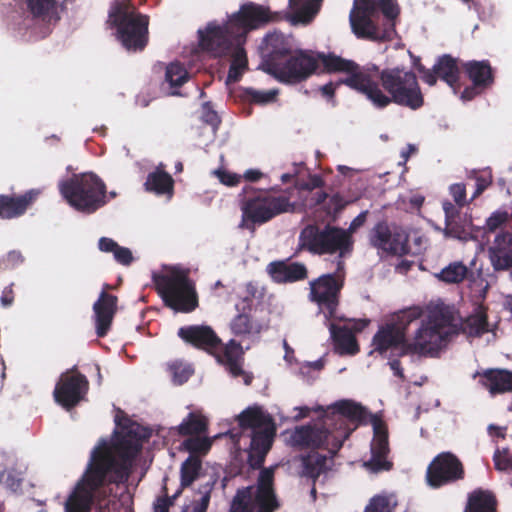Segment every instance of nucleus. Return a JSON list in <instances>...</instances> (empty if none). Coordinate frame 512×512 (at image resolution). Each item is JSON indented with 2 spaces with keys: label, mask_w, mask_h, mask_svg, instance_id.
<instances>
[{
  "label": "nucleus",
  "mask_w": 512,
  "mask_h": 512,
  "mask_svg": "<svg viewBox=\"0 0 512 512\" xmlns=\"http://www.w3.org/2000/svg\"><path fill=\"white\" fill-rule=\"evenodd\" d=\"M143 444L138 439L121 433L112 443L101 439L92 449L87 467L74 492L65 504V512H91L97 503L100 512H110L109 496L112 484L127 481V460L135 458Z\"/></svg>",
  "instance_id": "1"
},
{
  "label": "nucleus",
  "mask_w": 512,
  "mask_h": 512,
  "mask_svg": "<svg viewBox=\"0 0 512 512\" xmlns=\"http://www.w3.org/2000/svg\"><path fill=\"white\" fill-rule=\"evenodd\" d=\"M362 95L377 109H384L392 103L411 110H418L424 105L416 74L400 67L380 70L372 64Z\"/></svg>",
  "instance_id": "2"
},
{
  "label": "nucleus",
  "mask_w": 512,
  "mask_h": 512,
  "mask_svg": "<svg viewBox=\"0 0 512 512\" xmlns=\"http://www.w3.org/2000/svg\"><path fill=\"white\" fill-rule=\"evenodd\" d=\"M379 416L353 399H340L322 406V450L333 457L354 431L372 424L374 417Z\"/></svg>",
  "instance_id": "3"
},
{
  "label": "nucleus",
  "mask_w": 512,
  "mask_h": 512,
  "mask_svg": "<svg viewBox=\"0 0 512 512\" xmlns=\"http://www.w3.org/2000/svg\"><path fill=\"white\" fill-rule=\"evenodd\" d=\"M320 0H289V8L292 12H272L269 7L248 2L242 4L239 10L233 13L228 21L233 29L232 33L238 37V41L246 42L250 31L264 27L282 19L292 25L309 24L317 15Z\"/></svg>",
  "instance_id": "4"
},
{
  "label": "nucleus",
  "mask_w": 512,
  "mask_h": 512,
  "mask_svg": "<svg viewBox=\"0 0 512 512\" xmlns=\"http://www.w3.org/2000/svg\"><path fill=\"white\" fill-rule=\"evenodd\" d=\"M400 11L397 0H354L349 13L351 30L358 39H390Z\"/></svg>",
  "instance_id": "5"
},
{
  "label": "nucleus",
  "mask_w": 512,
  "mask_h": 512,
  "mask_svg": "<svg viewBox=\"0 0 512 512\" xmlns=\"http://www.w3.org/2000/svg\"><path fill=\"white\" fill-rule=\"evenodd\" d=\"M108 23L116 29V37L126 50L138 52L147 46L149 17L139 13L130 0L111 3Z\"/></svg>",
  "instance_id": "6"
},
{
  "label": "nucleus",
  "mask_w": 512,
  "mask_h": 512,
  "mask_svg": "<svg viewBox=\"0 0 512 512\" xmlns=\"http://www.w3.org/2000/svg\"><path fill=\"white\" fill-rule=\"evenodd\" d=\"M272 191L277 189L256 190L251 185L242 188L240 228L253 230L255 225H262L282 213L293 210L294 205L288 196H274L271 194Z\"/></svg>",
  "instance_id": "7"
},
{
  "label": "nucleus",
  "mask_w": 512,
  "mask_h": 512,
  "mask_svg": "<svg viewBox=\"0 0 512 512\" xmlns=\"http://www.w3.org/2000/svg\"><path fill=\"white\" fill-rule=\"evenodd\" d=\"M153 282L164 305L174 312L191 313L198 307V294L188 269L170 267L165 273L155 274Z\"/></svg>",
  "instance_id": "8"
},
{
  "label": "nucleus",
  "mask_w": 512,
  "mask_h": 512,
  "mask_svg": "<svg viewBox=\"0 0 512 512\" xmlns=\"http://www.w3.org/2000/svg\"><path fill=\"white\" fill-rule=\"evenodd\" d=\"M59 192L78 212L92 214L106 203V185L94 173L74 174L59 183Z\"/></svg>",
  "instance_id": "9"
},
{
  "label": "nucleus",
  "mask_w": 512,
  "mask_h": 512,
  "mask_svg": "<svg viewBox=\"0 0 512 512\" xmlns=\"http://www.w3.org/2000/svg\"><path fill=\"white\" fill-rule=\"evenodd\" d=\"M372 64L359 65L353 60L345 59L334 52H322V74H344L338 84H344L352 90L363 94Z\"/></svg>",
  "instance_id": "10"
},
{
  "label": "nucleus",
  "mask_w": 512,
  "mask_h": 512,
  "mask_svg": "<svg viewBox=\"0 0 512 512\" xmlns=\"http://www.w3.org/2000/svg\"><path fill=\"white\" fill-rule=\"evenodd\" d=\"M320 63V52L294 49L273 77L279 82L297 84L315 73Z\"/></svg>",
  "instance_id": "11"
},
{
  "label": "nucleus",
  "mask_w": 512,
  "mask_h": 512,
  "mask_svg": "<svg viewBox=\"0 0 512 512\" xmlns=\"http://www.w3.org/2000/svg\"><path fill=\"white\" fill-rule=\"evenodd\" d=\"M465 468L457 455L450 451L437 454L428 464L425 481L433 489L455 484L465 478Z\"/></svg>",
  "instance_id": "12"
},
{
  "label": "nucleus",
  "mask_w": 512,
  "mask_h": 512,
  "mask_svg": "<svg viewBox=\"0 0 512 512\" xmlns=\"http://www.w3.org/2000/svg\"><path fill=\"white\" fill-rule=\"evenodd\" d=\"M295 48V39L291 34L277 30L267 33L259 46L262 69L273 76Z\"/></svg>",
  "instance_id": "13"
},
{
  "label": "nucleus",
  "mask_w": 512,
  "mask_h": 512,
  "mask_svg": "<svg viewBox=\"0 0 512 512\" xmlns=\"http://www.w3.org/2000/svg\"><path fill=\"white\" fill-rule=\"evenodd\" d=\"M232 32L233 29L228 20L223 25L215 21L209 22L205 28L197 32L198 46L201 51L215 58L222 57L228 54L236 44H243Z\"/></svg>",
  "instance_id": "14"
},
{
  "label": "nucleus",
  "mask_w": 512,
  "mask_h": 512,
  "mask_svg": "<svg viewBox=\"0 0 512 512\" xmlns=\"http://www.w3.org/2000/svg\"><path fill=\"white\" fill-rule=\"evenodd\" d=\"M88 390L89 381L87 377L74 366L61 374L55 385L53 397L57 404L70 411L85 400Z\"/></svg>",
  "instance_id": "15"
},
{
  "label": "nucleus",
  "mask_w": 512,
  "mask_h": 512,
  "mask_svg": "<svg viewBox=\"0 0 512 512\" xmlns=\"http://www.w3.org/2000/svg\"><path fill=\"white\" fill-rule=\"evenodd\" d=\"M290 443L298 449H310L303 457V475L315 480L320 476V428L311 425L296 427L290 435Z\"/></svg>",
  "instance_id": "16"
},
{
  "label": "nucleus",
  "mask_w": 512,
  "mask_h": 512,
  "mask_svg": "<svg viewBox=\"0 0 512 512\" xmlns=\"http://www.w3.org/2000/svg\"><path fill=\"white\" fill-rule=\"evenodd\" d=\"M373 438L370 443L371 458L364 462V467L373 473L390 471L393 463L387 459L390 452L388 427L381 415L372 421Z\"/></svg>",
  "instance_id": "17"
},
{
  "label": "nucleus",
  "mask_w": 512,
  "mask_h": 512,
  "mask_svg": "<svg viewBox=\"0 0 512 512\" xmlns=\"http://www.w3.org/2000/svg\"><path fill=\"white\" fill-rule=\"evenodd\" d=\"M345 262L339 259L333 273L322 274V313L328 321H344L337 314L339 295L344 286Z\"/></svg>",
  "instance_id": "18"
},
{
  "label": "nucleus",
  "mask_w": 512,
  "mask_h": 512,
  "mask_svg": "<svg viewBox=\"0 0 512 512\" xmlns=\"http://www.w3.org/2000/svg\"><path fill=\"white\" fill-rule=\"evenodd\" d=\"M369 243L382 253L403 256L409 252L408 236L392 231L386 221H380L370 230Z\"/></svg>",
  "instance_id": "19"
},
{
  "label": "nucleus",
  "mask_w": 512,
  "mask_h": 512,
  "mask_svg": "<svg viewBox=\"0 0 512 512\" xmlns=\"http://www.w3.org/2000/svg\"><path fill=\"white\" fill-rule=\"evenodd\" d=\"M448 338V331H440L428 324L421 323L413 339L404 345V354H417L420 356H434Z\"/></svg>",
  "instance_id": "20"
},
{
  "label": "nucleus",
  "mask_w": 512,
  "mask_h": 512,
  "mask_svg": "<svg viewBox=\"0 0 512 512\" xmlns=\"http://www.w3.org/2000/svg\"><path fill=\"white\" fill-rule=\"evenodd\" d=\"M212 355L233 378L241 377L245 385H251L254 375L243 369L244 351L239 342L231 339L227 344H222L220 349Z\"/></svg>",
  "instance_id": "21"
},
{
  "label": "nucleus",
  "mask_w": 512,
  "mask_h": 512,
  "mask_svg": "<svg viewBox=\"0 0 512 512\" xmlns=\"http://www.w3.org/2000/svg\"><path fill=\"white\" fill-rule=\"evenodd\" d=\"M418 72L421 74L422 80L429 86H434L437 83V78L446 82L453 89L459 86L460 70L457 60L451 55L440 56L432 69L419 64Z\"/></svg>",
  "instance_id": "22"
},
{
  "label": "nucleus",
  "mask_w": 512,
  "mask_h": 512,
  "mask_svg": "<svg viewBox=\"0 0 512 512\" xmlns=\"http://www.w3.org/2000/svg\"><path fill=\"white\" fill-rule=\"evenodd\" d=\"M177 335L186 344L208 354H215L222 345L220 337L208 325L182 326L178 329Z\"/></svg>",
  "instance_id": "23"
},
{
  "label": "nucleus",
  "mask_w": 512,
  "mask_h": 512,
  "mask_svg": "<svg viewBox=\"0 0 512 512\" xmlns=\"http://www.w3.org/2000/svg\"><path fill=\"white\" fill-rule=\"evenodd\" d=\"M256 512H275L279 502L274 490L273 468H263L258 476L256 491L253 498Z\"/></svg>",
  "instance_id": "24"
},
{
  "label": "nucleus",
  "mask_w": 512,
  "mask_h": 512,
  "mask_svg": "<svg viewBox=\"0 0 512 512\" xmlns=\"http://www.w3.org/2000/svg\"><path fill=\"white\" fill-rule=\"evenodd\" d=\"M118 297L103 290L93 304L95 328L98 337H105L117 313Z\"/></svg>",
  "instance_id": "25"
},
{
  "label": "nucleus",
  "mask_w": 512,
  "mask_h": 512,
  "mask_svg": "<svg viewBox=\"0 0 512 512\" xmlns=\"http://www.w3.org/2000/svg\"><path fill=\"white\" fill-rule=\"evenodd\" d=\"M275 432V425L252 431L248 449V464L251 469L256 470L263 466L266 455L272 447Z\"/></svg>",
  "instance_id": "26"
},
{
  "label": "nucleus",
  "mask_w": 512,
  "mask_h": 512,
  "mask_svg": "<svg viewBox=\"0 0 512 512\" xmlns=\"http://www.w3.org/2000/svg\"><path fill=\"white\" fill-rule=\"evenodd\" d=\"M39 190L30 189L20 195L0 194V219L11 220L21 217L36 201Z\"/></svg>",
  "instance_id": "27"
},
{
  "label": "nucleus",
  "mask_w": 512,
  "mask_h": 512,
  "mask_svg": "<svg viewBox=\"0 0 512 512\" xmlns=\"http://www.w3.org/2000/svg\"><path fill=\"white\" fill-rule=\"evenodd\" d=\"M353 244V237L343 228L326 225L322 229V254L339 252L336 259L343 260L352 252Z\"/></svg>",
  "instance_id": "28"
},
{
  "label": "nucleus",
  "mask_w": 512,
  "mask_h": 512,
  "mask_svg": "<svg viewBox=\"0 0 512 512\" xmlns=\"http://www.w3.org/2000/svg\"><path fill=\"white\" fill-rule=\"evenodd\" d=\"M266 272L277 284L294 283L308 277L306 266L299 262H291L290 259L270 262Z\"/></svg>",
  "instance_id": "29"
},
{
  "label": "nucleus",
  "mask_w": 512,
  "mask_h": 512,
  "mask_svg": "<svg viewBox=\"0 0 512 512\" xmlns=\"http://www.w3.org/2000/svg\"><path fill=\"white\" fill-rule=\"evenodd\" d=\"M366 325L361 327L350 328L346 325L340 326L335 323L329 322V330L331 334L334 350L339 355H356L360 351L355 332H359Z\"/></svg>",
  "instance_id": "30"
},
{
  "label": "nucleus",
  "mask_w": 512,
  "mask_h": 512,
  "mask_svg": "<svg viewBox=\"0 0 512 512\" xmlns=\"http://www.w3.org/2000/svg\"><path fill=\"white\" fill-rule=\"evenodd\" d=\"M409 343L406 340L402 330H399L394 324L390 322L380 326L372 339V346L374 351L379 354L387 352L389 349L401 347V356L404 354V345Z\"/></svg>",
  "instance_id": "31"
},
{
  "label": "nucleus",
  "mask_w": 512,
  "mask_h": 512,
  "mask_svg": "<svg viewBox=\"0 0 512 512\" xmlns=\"http://www.w3.org/2000/svg\"><path fill=\"white\" fill-rule=\"evenodd\" d=\"M488 253L494 270L512 268V231L498 234L494 246L489 248Z\"/></svg>",
  "instance_id": "32"
},
{
  "label": "nucleus",
  "mask_w": 512,
  "mask_h": 512,
  "mask_svg": "<svg viewBox=\"0 0 512 512\" xmlns=\"http://www.w3.org/2000/svg\"><path fill=\"white\" fill-rule=\"evenodd\" d=\"M481 376V384L491 394H498L512 391V372L503 369H488Z\"/></svg>",
  "instance_id": "33"
},
{
  "label": "nucleus",
  "mask_w": 512,
  "mask_h": 512,
  "mask_svg": "<svg viewBox=\"0 0 512 512\" xmlns=\"http://www.w3.org/2000/svg\"><path fill=\"white\" fill-rule=\"evenodd\" d=\"M487 307L477 305L473 312L461 323L462 332L468 337H480L489 331Z\"/></svg>",
  "instance_id": "34"
},
{
  "label": "nucleus",
  "mask_w": 512,
  "mask_h": 512,
  "mask_svg": "<svg viewBox=\"0 0 512 512\" xmlns=\"http://www.w3.org/2000/svg\"><path fill=\"white\" fill-rule=\"evenodd\" d=\"M465 73L473 84L488 88L494 82L492 67L488 60L468 61L463 65Z\"/></svg>",
  "instance_id": "35"
},
{
  "label": "nucleus",
  "mask_w": 512,
  "mask_h": 512,
  "mask_svg": "<svg viewBox=\"0 0 512 512\" xmlns=\"http://www.w3.org/2000/svg\"><path fill=\"white\" fill-rule=\"evenodd\" d=\"M497 499L495 495L482 488H477L468 495L464 512H496Z\"/></svg>",
  "instance_id": "36"
},
{
  "label": "nucleus",
  "mask_w": 512,
  "mask_h": 512,
  "mask_svg": "<svg viewBox=\"0 0 512 512\" xmlns=\"http://www.w3.org/2000/svg\"><path fill=\"white\" fill-rule=\"evenodd\" d=\"M144 188L146 191L156 195H168L171 197L174 191V180L169 173L157 168L147 175Z\"/></svg>",
  "instance_id": "37"
},
{
  "label": "nucleus",
  "mask_w": 512,
  "mask_h": 512,
  "mask_svg": "<svg viewBox=\"0 0 512 512\" xmlns=\"http://www.w3.org/2000/svg\"><path fill=\"white\" fill-rule=\"evenodd\" d=\"M238 423L242 429L261 430L274 425L272 417L263 412L260 407H248L238 416Z\"/></svg>",
  "instance_id": "38"
},
{
  "label": "nucleus",
  "mask_w": 512,
  "mask_h": 512,
  "mask_svg": "<svg viewBox=\"0 0 512 512\" xmlns=\"http://www.w3.org/2000/svg\"><path fill=\"white\" fill-rule=\"evenodd\" d=\"M208 419L200 412H190L177 426L176 431L180 436H199L208 431Z\"/></svg>",
  "instance_id": "39"
},
{
  "label": "nucleus",
  "mask_w": 512,
  "mask_h": 512,
  "mask_svg": "<svg viewBox=\"0 0 512 512\" xmlns=\"http://www.w3.org/2000/svg\"><path fill=\"white\" fill-rule=\"evenodd\" d=\"M27 11L33 18L42 21L58 20L56 0H24Z\"/></svg>",
  "instance_id": "40"
},
{
  "label": "nucleus",
  "mask_w": 512,
  "mask_h": 512,
  "mask_svg": "<svg viewBox=\"0 0 512 512\" xmlns=\"http://www.w3.org/2000/svg\"><path fill=\"white\" fill-rule=\"evenodd\" d=\"M244 44H236L231 55V63L227 75L228 83L240 81L244 72L248 69V59Z\"/></svg>",
  "instance_id": "41"
},
{
  "label": "nucleus",
  "mask_w": 512,
  "mask_h": 512,
  "mask_svg": "<svg viewBox=\"0 0 512 512\" xmlns=\"http://www.w3.org/2000/svg\"><path fill=\"white\" fill-rule=\"evenodd\" d=\"M294 180V187L290 188L286 191V196L289 199L292 197V193L297 191L299 194L303 192H310L315 188L320 187V175H308L307 179L302 177L301 172H297V174L284 173L281 176V181L283 183H287Z\"/></svg>",
  "instance_id": "42"
},
{
  "label": "nucleus",
  "mask_w": 512,
  "mask_h": 512,
  "mask_svg": "<svg viewBox=\"0 0 512 512\" xmlns=\"http://www.w3.org/2000/svg\"><path fill=\"white\" fill-rule=\"evenodd\" d=\"M444 235L464 242L474 239L473 224L471 218L461 217L445 223Z\"/></svg>",
  "instance_id": "43"
},
{
  "label": "nucleus",
  "mask_w": 512,
  "mask_h": 512,
  "mask_svg": "<svg viewBox=\"0 0 512 512\" xmlns=\"http://www.w3.org/2000/svg\"><path fill=\"white\" fill-rule=\"evenodd\" d=\"M202 469V461L198 455H189V457L181 464L180 480L181 490L191 486V484L199 477Z\"/></svg>",
  "instance_id": "44"
},
{
  "label": "nucleus",
  "mask_w": 512,
  "mask_h": 512,
  "mask_svg": "<svg viewBox=\"0 0 512 512\" xmlns=\"http://www.w3.org/2000/svg\"><path fill=\"white\" fill-rule=\"evenodd\" d=\"M469 273L468 267L461 261H455L444 267L436 277L447 284H459L463 282Z\"/></svg>",
  "instance_id": "45"
},
{
  "label": "nucleus",
  "mask_w": 512,
  "mask_h": 512,
  "mask_svg": "<svg viewBox=\"0 0 512 512\" xmlns=\"http://www.w3.org/2000/svg\"><path fill=\"white\" fill-rule=\"evenodd\" d=\"M354 200H346L339 193L330 197L325 192H322V212L332 221H336L341 212Z\"/></svg>",
  "instance_id": "46"
},
{
  "label": "nucleus",
  "mask_w": 512,
  "mask_h": 512,
  "mask_svg": "<svg viewBox=\"0 0 512 512\" xmlns=\"http://www.w3.org/2000/svg\"><path fill=\"white\" fill-rule=\"evenodd\" d=\"M299 248L314 254H320V227L317 224L307 225L300 233Z\"/></svg>",
  "instance_id": "47"
},
{
  "label": "nucleus",
  "mask_w": 512,
  "mask_h": 512,
  "mask_svg": "<svg viewBox=\"0 0 512 512\" xmlns=\"http://www.w3.org/2000/svg\"><path fill=\"white\" fill-rule=\"evenodd\" d=\"M454 320L453 313L448 308H437L428 316L427 323L440 331H447Z\"/></svg>",
  "instance_id": "48"
},
{
  "label": "nucleus",
  "mask_w": 512,
  "mask_h": 512,
  "mask_svg": "<svg viewBox=\"0 0 512 512\" xmlns=\"http://www.w3.org/2000/svg\"><path fill=\"white\" fill-rule=\"evenodd\" d=\"M243 311L238 313L230 323V329L235 336L247 335L253 332L254 325L251 316Z\"/></svg>",
  "instance_id": "49"
},
{
  "label": "nucleus",
  "mask_w": 512,
  "mask_h": 512,
  "mask_svg": "<svg viewBox=\"0 0 512 512\" xmlns=\"http://www.w3.org/2000/svg\"><path fill=\"white\" fill-rule=\"evenodd\" d=\"M182 446L190 455H205L210 450L212 441L208 437L190 436L183 441Z\"/></svg>",
  "instance_id": "50"
},
{
  "label": "nucleus",
  "mask_w": 512,
  "mask_h": 512,
  "mask_svg": "<svg viewBox=\"0 0 512 512\" xmlns=\"http://www.w3.org/2000/svg\"><path fill=\"white\" fill-rule=\"evenodd\" d=\"M165 78L171 86L180 87L187 81L188 72L182 64L171 63L166 68Z\"/></svg>",
  "instance_id": "51"
},
{
  "label": "nucleus",
  "mask_w": 512,
  "mask_h": 512,
  "mask_svg": "<svg viewBox=\"0 0 512 512\" xmlns=\"http://www.w3.org/2000/svg\"><path fill=\"white\" fill-rule=\"evenodd\" d=\"M421 314L422 312L419 308L407 309L397 314L396 318L390 321V323L394 324L399 330H402L406 336L408 326L412 322L418 320L421 317Z\"/></svg>",
  "instance_id": "52"
},
{
  "label": "nucleus",
  "mask_w": 512,
  "mask_h": 512,
  "mask_svg": "<svg viewBox=\"0 0 512 512\" xmlns=\"http://www.w3.org/2000/svg\"><path fill=\"white\" fill-rule=\"evenodd\" d=\"M118 425L122 427L123 433L125 435L131 436V438L138 439V441H141V444L145 440H147L150 436V433L147 429L142 427L136 422L131 421L130 419L126 418L125 423L118 422Z\"/></svg>",
  "instance_id": "53"
},
{
  "label": "nucleus",
  "mask_w": 512,
  "mask_h": 512,
  "mask_svg": "<svg viewBox=\"0 0 512 512\" xmlns=\"http://www.w3.org/2000/svg\"><path fill=\"white\" fill-rule=\"evenodd\" d=\"M231 512H253L250 504V488L236 494L231 505Z\"/></svg>",
  "instance_id": "54"
},
{
  "label": "nucleus",
  "mask_w": 512,
  "mask_h": 512,
  "mask_svg": "<svg viewBox=\"0 0 512 512\" xmlns=\"http://www.w3.org/2000/svg\"><path fill=\"white\" fill-rule=\"evenodd\" d=\"M390 498L385 495L374 496L366 506L364 512H392Z\"/></svg>",
  "instance_id": "55"
},
{
  "label": "nucleus",
  "mask_w": 512,
  "mask_h": 512,
  "mask_svg": "<svg viewBox=\"0 0 512 512\" xmlns=\"http://www.w3.org/2000/svg\"><path fill=\"white\" fill-rule=\"evenodd\" d=\"M509 219V214L507 211H495L491 214V216L486 220V224L484 226L485 233H494L497 229H499L503 224H505Z\"/></svg>",
  "instance_id": "56"
},
{
  "label": "nucleus",
  "mask_w": 512,
  "mask_h": 512,
  "mask_svg": "<svg viewBox=\"0 0 512 512\" xmlns=\"http://www.w3.org/2000/svg\"><path fill=\"white\" fill-rule=\"evenodd\" d=\"M201 120L210 125L213 130H217L221 124V119L210 102L203 103L201 107Z\"/></svg>",
  "instance_id": "57"
},
{
  "label": "nucleus",
  "mask_w": 512,
  "mask_h": 512,
  "mask_svg": "<svg viewBox=\"0 0 512 512\" xmlns=\"http://www.w3.org/2000/svg\"><path fill=\"white\" fill-rule=\"evenodd\" d=\"M213 489L212 483H206L199 488L201 494L200 500L194 507V512H206L210 502L211 491Z\"/></svg>",
  "instance_id": "58"
},
{
  "label": "nucleus",
  "mask_w": 512,
  "mask_h": 512,
  "mask_svg": "<svg viewBox=\"0 0 512 512\" xmlns=\"http://www.w3.org/2000/svg\"><path fill=\"white\" fill-rule=\"evenodd\" d=\"M450 195L459 207L466 206L469 201L466 199V186L464 183H454L449 187Z\"/></svg>",
  "instance_id": "59"
},
{
  "label": "nucleus",
  "mask_w": 512,
  "mask_h": 512,
  "mask_svg": "<svg viewBox=\"0 0 512 512\" xmlns=\"http://www.w3.org/2000/svg\"><path fill=\"white\" fill-rule=\"evenodd\" d=\"M493 461L495 468L499 471H506L508 469L512 470V456L509 457L508 450L501 452L497 449L494 453Z\"/></svg>",
  "instance_id": "60"
},
{
  "label": "nucleus",
  "mask_w": 512,
  "mask_h": 512,
  "mask_svg": "<svg viewBox=\"0 0 512 512\" xmlns=\"http://www.w3.org/2000/svg\"><path fill=\"white\" fill-rule=\"evenodd\" d=\"M165 496L158 498L154 506V512H169V507L173 504V501L180 495L181 489H179L172 497L167 495V488L164 486Z\"/></svg>",
  "instance_id": "61"
},
{
  "label": "nucleus",
  "mask_w": 512,
  "mask_h": 512,
  "mask_svg": "<svg viewBox=\"0 0 512 512\" xmlns=\"http://www.w3.org/2000/svg\"><path fill=\"white\" fill-rule=\"evenodd\" d=\"M442 208L445 213V223L456 219L461 220L460 209L462 207L457 206L456 203L453 204L449 200H444L442 202Z\"/></svg>",
  "instance_id": "62"
},
{
  "label": "nucleus",
  "mask_w": 512,
  "mask_h": 512,
  "mask_svg": "<svg viewBox=\"0 0 512 512\" xmlns=\"http://www.w3.org/2000/svg\"><path fill=\"white\" fill-rule=\"evenodd\" d=\"M216 175L222 184L229 187L238 185L242 179L241 175L225 170H217Z\"/></svg>",
  "instance_id": "63"
},
{
  "label": "nucleus",
  "mask_w": 512,
  "mask_h": 512,
  "mask_svg": "<svg viewBox=\"0 0 512 512\" xmlns=\"http://www.w3.org/2000/svg\"><path fill=\"white\" fill-rule=\"evenodd\" d=\"M476 180V189L471 197V200H474L478 196H480L491 184L492 177L490 174H480L475 177Z\"/></svg>",
  "instance_id": "64"
}]
</instances>
